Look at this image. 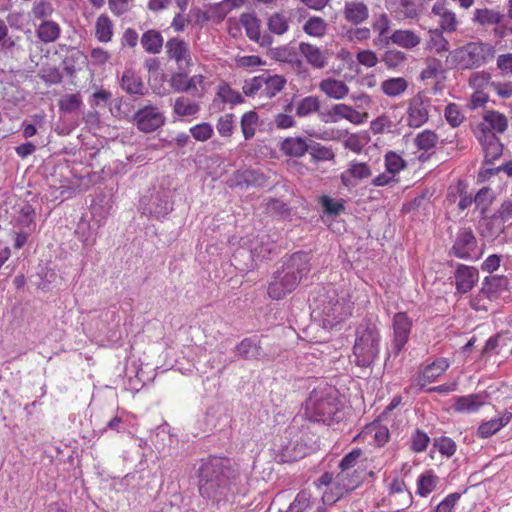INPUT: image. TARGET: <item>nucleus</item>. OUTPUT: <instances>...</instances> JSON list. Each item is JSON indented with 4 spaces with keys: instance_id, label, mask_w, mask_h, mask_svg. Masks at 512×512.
<instances>
[{
    "instance_id": "1",
    "label": "nucleus",
    "mask_w": 512,
    "mask_h": 512,
    "mask_svg": "<svg viewBox=\"0 0 512 512\" xmlns=\"http://www.w3.org/2000/svg\"><path fill=\"white\" fill-rule=\"evenodd\" d=\"M200 495L218 508L235 495L238 471L228 458L211 456L203 459L197 471Z\"/></svg>"
},
{
    "instance_id": "2",
    "label": "nucleus",
    "mask_w": 512,
    "mask_h": 512,
    "mask_svg": "<svg viewBox=\"0 0 512 512\" xmlns=\"http://www.w3.org/2000/svg\"><path fill=\"white\" fill-rule=\"evenodd\" d=\"M311 271V256L298 251L282 260L267 284V295L272 300H282L291 294L307 278Z\"/></svg>"
},
{
    "instance_id": "3",
    "label": "nucleus",
    "mask_w": 512,
    "mask_h": 512,
    "mask_svg": "<svg viewBox=\"0 0 512 512\" xmlns=\"http://www.w3.org/2000/svg\"><path fill=\"white\" fill-rule=\"evenodd\" d=\"M312 315L321 320L324 328H333L352 314L353 303L345 293L329 285L322 287L311 305Z\"/></svg>"
},
{
    "instance_id": "4",
    "label": "nucleus",
    "mask_w": 512,
    "mask_h": 512,
    "mask_svg": "<svg viewBox=\"0 0 512 512\" xmlns=\"http://www.w3.org/2000/svg\"><path fill=\"white\" fill-rule=\"evenodd\" d=\"M305 414L310 421L328 425L341 421L343 412L338 390L330 385L313 389L306 400Z\"/></svg>"
},
{
    "instance_id": "5",
    "label": "nucleus",
    "mask_w": 512,
    "mask_h": 512,
    "mask_svg": "<svg viewBox=\"0 0 512 512\" xmlns=\"http://www.w3.org/2000/svg\"><path fill=\"white\" fill-rule=\"evenodd\" d=\"M381 336L375 324L361 323L356 330L353 346L355 363L360 367H369L377 359L380 352Z\"/></svg>"
},
{
    "instance_id": "6",
    "label": "nucleus",
    "mask_w": 512,
    "mask_h": 512,
    "mask_svg": "<svg viewBox=\"0 0 512 512\" xmlns=\"http://www.w3.org/2000/svg\"><path fill=\"white\" fill-rule=\"evenodd\" d=\"M453 63L460 69H476L494 58L495 48L490 43L469 42L450 53Z\"/></svg>"
},
{
    "instance_id": "7",
    "label": "nucleus",
    "mask_w": 512,
    "mask_h": 512,
    "mask_svg": "<svg viewBox=\"0 0 512 512\" xmlns=\"http://www.w3.org/2000/svg\"><path fill=\"white\" fill-rule=\"evenodd\" d=\"M477 239L470 228H461L455 237L449 254L459 259L469 260L476 255Z\"/></svg>"
},
{
    "instance_id": "8",
    "label": "nucleus",
    "mask_w": 512,
    "mask_h": 512,
    "mask_svg": "<svg viewBox=\"0 0 512 512\" xmlns=\"http://www.w3.org/2000/svg\"><path fill=\"white\" fill-rule=\"evenodd\" d=\"M393 340L391 344L392 353L397 356L409 340L412 329V320L405 312H398L393 316Z\"/></svg>"
},
{
    "instance_id": "9",
    "label": "nucleus",
    "mask_w": 512,
    "mask_h": 512,
    "mask_svg": "<svg viewBox=\"0 0 512 512\" xmlns=\"http://www.w3.org/2000/svg\"><path fill=\"white\" fill-rule=\"evenodd\" d=\"M430 99L422 92L417 93L409 101L407 123L412 128H419L428 121Z\"/></svg>"
},
{
    "instance_id": "10",
    "label": "nucleus",
    "mask_w": 512,
    "mask_h": 512,
    "mask_svg": "<svg viewBox=\"0 0 512 512\" xmlns=\"http://www.w3.org/2000/svg\"><path fill=\"white\" fill-rule=\"evenodd\" d=\"M137 128L145 133L154 132L164 125L165 117L157 107L147 105L139 109L133 117Z\"/></svg>"
},
{
    "instance_id": "11",
    "label": "nucleus",
    "mask_w": 512,
    "mask_h": 512,
    "mask_svg": "<svg viewBox=\"0 0 512 512\" xmlns=\"http://www.w3.org/2000/svg\"><path fill=\"white\" fill-rule=\"evenodd\" d=\"M141 209L143 214L160 219L169 214L173 207L169 200V194L166 191L156 192L147 200L143 198L141 201Z\"/></svg>"
},
{
    "instance_id": "12",
    "label": "nucleus",
    "mask_w": 512,
    "mask_h": 512,
    "mask_svg": "<svg viewBox=\"0 0 512 512\" xmlns=\"http://www.w3.org/2000/svg\"><path fill=\"white\" fill-rule=\"evenodd\" d=\"M166 54L168 59L174 60L178 66V70H188L192 63L191 52L188 43L179 38H170L166 44Z\"/></svg>"
},
{
    "instance_id": "13",
    "label": "nucleus",
    "mask_w": 512,
    "mask_h": 512,
    "mask_svg": "<svg viewBox=\"0 0 512 512\" xmlns=\"http://www.w3.org/2000/svg\"><path fill=\"white\" fill-rule=\"evenodd\" d=\"M387 7L397 19H415L419 16L422 3L420 0H387Z\"/></svg>"
},
{
    "instance_id": "14",
    "label": "nucleus",
    "mask_w": 512,
    "mask_h": 512,
    "mask_svg": "<svg viewBox=\"0 0 512 512\" xmlns=\"http://www.w3.org/2000/svg\"><path fill=\"white\" fill-rule=\"evenodd\" d=\"M237 355L244 360H263L267 358L261 340L257 336L246 337L235 347Z\"/></svg>"
},
{
    "instance_id": "15",
    "label": "nucleus",
    "mask_w": 512,
    "mask_h": 512,
    "mask_svg": "<svg viewBox=\"0 0 512 512\" xmlns=\"http://www.w3.org/2000/svg\"><path fill=\"white\" fill-rule=\"evenodd\" d=\"M322 119L327 122H337L339 119H346L353 124L362 123V115L360 112L355 110L352 106L340 103L335 104L330 110L325 113H321Z\"/></svg>"
},
{
    "instance_id": "16",
    "label": "nucleus",
    "mask_w": 512,
    "mask_h": 512,
    "mask_svg": "<svg viewBox=\"0 0 512 512\" xmlns=\"http://www.w3.org/2000/svg\"><path fill=\"white\" fill-rule=\"evenodd\" d=\"M434 16L439 18L438 23L441 30L454 32L457 29V18L455 13L448 8L447 0H437L431 10Z\"/></svg>"
},
{
    "instance_id": "17",
    "label": "nucleus",
    "mask_w": 512,
    "mask_h": 512,
    "mask_svg": "<svg viewBox=\"0 0 512 512\" xmlns=\"http://www.w3.org/2000/svg\"><path fill=\"white\" fill-rule=\"evenodd\" d=\"M120 87L131 96L140 97L145 95L147 89L140 75L133 69H125L120 79Z\"/></svg>"
},
{
    "instance_id": "18",
    "label": "nucleus",
    "mask_w": 512,
    "mask_h": 512,
    "mask_svg": "<svg viewBox=\"0 0 512 512\" xmlns=\"http://www.w3.org/2000/svg\"><path fill=\"white\" fill-rule=\"evenodd\" d=\"M372 174L370 167L363 162H351L349 167L341 173V182L347 187H355L357 180H362L370 177Z\"/></svg>"
},
{
    "instance_id": "19",
    "label": "nucleus",
    "mask_w": 512,
    "mask_h": 512,
    "mask_svg": "<svg viewBox=\"0 0 512 512\" xmlns=\"http://www.w3.org/2000/svg\"><path fill=\"white\" fill-rule=\"evenodd\" d=\"M478 270L464 264H459L455 271L456 289L459 293L469 292L478 281Z\"/></svg>"
},
{
    "instance_id": "20",
    "label": "nucleus",
    "mask_w": 512,
    "mask_h": 512,
    "mask_svg": "<svg viewBox=\"0 0 512 512\" xmlns=\"http://www.w3.org/2000/svg\"><path fill=\"white\" fill-rule=\"evenodd\" d=\"M299 52L306 58V61L317 69H322L328 64V53L310 43L301 42Z\"/></svg>"
},
{
    "instance_id": "21",
    "label": "nucleus",
    "mask_w": 512,
    "mask_h": 512,
    "mask_svg": "<svg viewBox=\"0 0 512 512\" xmlns=\"http://www.w3.org/2000/svg\"><path fill=\"white\" fill-rule=\"evenodd\" d=\"M449 368V361L446 358H439L427 365L422 374L418 376L417 384L423 388L427 383L435 381Z\"/></svg>"
},
{
    "instance_id": "22",
    "label": "nucleus",
    "mask_w": 512,
    "mask_h": 512,
    "mask_svg": "<svg viewBox=\"0 0 512 512\" xmlns=\"http://www.w3.org/2000/svg\"><path fill=\"white\" fill-rule=\"evenodd\" d=\"M512 419V413L505 411L499 417L482 422L477 429L479 438H489L505 427Z\"/></svg>"
},
{
    "instance_id": "23",
    "label": "nucleus",
    "mask_w": 512,
    "mask_h": 512,
    "mask_svg": "<svg viewBox=\"0 0 512 512\" xmlns=\"http://www.w3.org/2000/svg\"><path fill=\"white\" fill-rule=\"evenodd\" d=\"M319 89L327 97L334 100L344 99L349 94L350 91L348 85L344 81L334 78L323 79L319 83Z\"/></svg>"
},
{
    "instance_id": "24",
    "label": "nucleus",
    "mask_w": 512,
    "mask_h": 512,
    "mask_svg": "<svg viewBox=\"0 0 512 512\" xmlns=\"http://www.w3.org/2000/svg\"><path fill=\"white\" fill-rule=\"evenodd\" d=\"M344 17L348 22L358 25L368 19L369 9L363 2H346L344 6Z\"/></svg>"
},
{
    "instance_id": "25",
    "label": "nucleus",
    "mask_w": 512,
    "mask_h": 512,
    "mask_svg": "<svg viewBox=\"0 0 512 512\" xmlns=\"http://www.w3.org/2000/svg\"><path fill=\"white\" fill-rule=\"evenodd\" d=\"M309 143L302 137H287L280 144V150L289 157L300 158L309 150Z\"/></svg>"
},
{
    "instance_id": "26",
    "label": "nucleus",
    "mask_w": 512,
    "mask_h": 512,
    "mask_svg": "<svg viewBox=\"0 0 512 512\" xmlns=\"http://www.w3.org/2000/svg\"><path fill=\"white\" fill-rule=\"evenodd\" d=\"M508 279L505 276L493 275L486 277L482 283L481 293L489 299H496L507 289Z\"/></svg>"
},
{
    "instance_id": "27",
    "label": "nucleus",
    "mask_w": 512,
    "mask_h": 512,
    "mask_svg": "<svg viewBox=\"0 0 512 512\" xmlns=\"http://www.w3.org/2000/svg\"><path fill=\"white\" fill-rule=\"evenodd\" d=\"M263 86L261 89V97L271 99L275 97L286 85V79L281 75H270L263 73Z\"/></svg>"
},
{
    "instance_id": "28",
    "label": "nucleus",
    "mask_w": 512,
    "mask_h": 512,
    "mask_svg": "<svg viewBox=\"0 0 512 512\" xmlns=\"http://www.w3.org/2000/svg\"><path fill=\"white\" fill-rule=\"evenodd\" d=\"M484 405V397L481 394H470L456 398L454 409L461 413L478 411Z\"/></svg>"
},
{
    "instance_id": "29",
    "label": "nucleus",
    "mask_w": 512,
    "mask_h": 512,
    "mask_svg": "<svg viewBox=\"0 0 512 512\" xmlns=\"http://www.w3.org/2000/svg\"><path fill=\"white\" fill-rule=\"evenodd\" d=\"M140 42L146 52L159 54L163 48L164 38L160 31L150 29L142 34Z\"/></svg>"
},
{
    "instance_id": "30",
    "label": "nucleus",
    "mask_w": 512,
    "mask_h": 512,
    "mask_svg": "<svg viewBox=\"0 0 512 512\" xmlns=\"http://www.w3.org/2000/svg\"><path fill=\"white\" fill-rule=\"evenodd\" d=\"M390 26L391 20L386 13H381L375 17L372 28L374 31L378 32V37L374 39V44L376 46L389 45V36H387V33L390 29Z\"/></svg>"
},
{
    "instance_id": "31",
    "label": "nucleus",
    "mask_w": 512,
    "mask_h": 512,
    "mask_svg": "<svg viewBox=\"0 0 512 512\" xmlns=\"http://www.w3.org/2000/svg\"><path fill=\"white\" fill-rule=\"evenodd\" d=\"M60 33L59 24L52 20L41 21L36 29V35L43 43L55 42L60 37Z\"/></svg>"
},
{
    "instance_id": "32",
    "label": "nucleus",
    "mask_w": 512,
    "mask_h": 512,
    "mask_svg": "<svg viewBox=\"0 0 512 512\" xmlns=\"http://www.w3.org/2000/svg\"><path fill=\"white\" fill-rule=\"evenodd\" d=\"M420 37L411 30H395L389 36V44L392 42L400 47L412 49L420 44Z\"/></svg>"
},
{
    "instance_id": "33",
    "label": "nucleus",
    "mask_w": 512,
    "mask_h": 512,
    "mask_svg": "<svg viewBox=\"0 0 512 512\" xmlns=\"http://www.w3.org/2000/svg\"><path fill=\"white\" fill-rule=\"evenodd\" d=\"M482 146L485 154L484 164H492L502 155L503 145L494 134L486 136Z\"/></svg>"
},
{
    "instance_id": "34",
    "label": "nucleus",
    "mask_w": 512,
    "mask_h": 512,
    "mask_svg": "<svg viewBox=\"0 0 512 512\" xmlns=\"http://www.w3.org/2000/svg\"><path fill=\"white\" fill-rule=\"evenodd\" d=\"M276 249L275 243L269 236L265 235L259 238L256 244L251 249V256L257 260L268 259L273 251Z\"/></svg>"
},
{
    "instance_id": "35",
    "label": "nucleus",
    "mask_w": 512,
    "mask_h": 512,
    "mask_svg": "<svg viewBox=\"0 0 512 512\" xmlns=\"http://www.w3.org/2000/svg\"><path fill=\"white\" fill-rule=\"evenodd\" d=\"M95 36L103 43L111 41L113 36V23L107 15L101 14L97 18L95 24Z\"/></svg>"
},
{
    "instance_id": "36",
    "label": "nucleus",
    "mask_w": 512,
    "mask_h": 512,
    "mask_svg": "<svg viewBox=\"0 0 512 512\" xmlns=\"http://www.w3.org/2000/svg\"><path fill=\"white\" fill-rule=\"evenodd\" d=\"M408 87V82L402 78H389L381 83L382 92L388 97H397L404 93Z\"/></svg>"
},
{
    "instance_id": "37",
    "label": "nucleus",
    "mask_w": 512,
    "mask_h": 512,
    "mask_svg": "<svg viewBox=\"0 0 512 512\" xmlns=\"http://www.w3.org/2000/svg\"><path fill=\"white\" fill-rule=\"evenodd\" d=\"M320 100L317 96H306L302 98L296 107V115L298 117H307L312 113H322L320 112Z\"/></svg>"
},
{
    "instance_id": "38",
    "label": "nucleus",
    "mask_w": 512,
    "mask_h": 512,
    "mask_svg": "<svg viewBox=\"0 0 512 512\" xmlns=\"http://www.w3.org/2000/svg\"><path fill=\"white\" fill-rule=\"evenodd\" d=\"M200 110L198 103L189 100L188 98L181 96L175 100L173 111L180 117L194 116Z\"/></svg>"
},
{
    "instance_id": "39",
    "label": "nucleus",
    "mask_w": 512,
    "mask_h": 512,
    "mask_svg": "<svg viewBox=\"0 0 512 512\" xmlns=\"http://www.w3.org/2000/svg\"><path fill=\"white\" fill-rule=\"evenodd\" d=\"M240 23L246 31L250 40H257L260 33V21L255 14L243 13L240 16Z\"/></svg>"
},
{
    "instance_id": "40",
    "label": "nucleus",
    "mask_w": 512,
    "mask_h": 512,
    "mask_svg": "<svg viewBox=\"0 0 512 512\" xmlns=\"http://www.w3.org/2000/svg\"><path fill=\"white\" fill-rule=\"evenodd\" d=\"M267 26L271 33L283 35L289 29V17L283 13L275 12L268 18Z\"/></svg>"
},
{
    "instance_id": "41",
    "label": "nucleus",
    "mask_w": 512,
    "mask_h": 512,
    "mask_svg": "<svg viewBox=\"0 0 512 512\" xmlns=\"http://www.w3.org/2000/svg\"><path fill=\"white\" fill-rule=\"evenodd\" d=\"M53 4L49 0H36L33 3L30 16L34 20H48L54 13Z\"/></svg>"
},
{
    "instance_id": "42",
    "label": "nucleus",
    "mask_w": 512,
    "mask_h": 512,
    "mask_svg": "<svg viewBox=\"0 0 512 512\" xmlns=\"http://www.w3.org/2000/svg\"><path fill=\"white\" fill-rule=\"evenodd\" d=\"M504 15L491 9H476L474 13V21L482 26L494 25L502 22Z\"/></svg>"
},
{
    "instance_id": "43",
    "label": "nucleus",
    "mask_w": 512,
    "mask_h": 512,
    "mask_svg": "<svg viewBox=\"0 0 512 512\" xmlns=\"http://www.w3.org/2000/svg\"><path fill=\"white\" fill-rule=\"evenodd\" d=\"M83 104L82 98L79 93L66 94L59 100V109L63 113H75L80 110Z\"/></svg>"
},
{
    "instance_id": "44",
    "label": "nucleus",
    "mask_w": 512,
    "mask_h": 512,
    "mask_svg": "<svg viewBox=\"0 0 512 512\" xmlns=\"http://www.w3.org/2000/svg\"><path fill=\"white\" fill-rule=\"evenodd\" d=\"M35 209L29 203H24L19 211L18 223L21 225L22 229H27V232L34 231L36 224L34 222L35 219Z\"/></svg>"
},
{
    "instance_id": "45",
    "label": "nucleus",
    "mask_w": 512,
    "mask_h": 512,
    "mask_svg": "<svg viewBox=\"0 0 512 512\" xmlns=\"http://www.w3.org/2000/svg\"><path fill=\"white\" fill-rule=\"evenodd\" d=\"M484 120L489 124L491 129L498 133H503L508 127L506 116L498 111H487L484 115Z\"/></svg>"
},
{
    "instance_id": "46",
    "label": "nucleus",
    "mask_w": 512,
    "mask_h": 512,
    "mask_svg": "<svg viewBox=\"0 0 512 512\" xmlns=\"http://www.w3.org/2000/svg\"><path fill=\"white\" fill-rule=\"evenodd\" d=\"M362 455L363 452L360 448L353 449L351 452L345 455L339 463L341 472L338 476L343 479L345 474L349 475L348 472L356 466Z\"/></svg>"
},
{
    "instance_id": "47",
    "label": "nucleus",
    "mask_w": 512,
    "mask_h": 512,
    "mask_svg": "<svg viewBox=\"0 0 512 512\" xmlns=\"http://www.w3.org/2000/svg\"><path fill=\"white\" fill-rule=\"evenodd\" d=\"M273 59L284 63H294L297 61L296 49L290 45L279 46L271 49Z\"/></svg>"
},
{
    "instance_id": "48",
    "label": "nucleus",
    "mask_w": 512,
    "mask_h": 512,
    "mask_svg": "<svg viewBox=\"0 0 512 512\" xmlns=\"http://www.w3.org/2000/svg\"><path fill=\"white\" fill-rule=\"evenodd\" d=\"M390 494H398L403 498L401 506L397 510L404 509L406 507H409L412 503V495L407 490L406 485L403 480L400 479H394L390 483Z\"/></svg>"
},
{
    "instance_id": "49",
    "label": "nucleus",
    "mask_w": 512,
    "mask_h": 512,
    "mask_svg": "<svg viewBox=\"0 0 512 512\" xmlns=\"http://www.w3.org/2000/svg\"><path fill=\"white\" fill-rule=\"evenodd\" d=\"M257 122L258 114L255 111H249L243 114L241 118V129L246 140L254 137Z\"/></svg>"
},
{
    "instance_id": "50",
    "label": "nucleus",
    "mask_w": 512,
    "mask_h": 512,
    "mask_svg": "<svg viewBox=\"0 0 512 512\" xmlns=\"http://www.w3.org/2000/svg\"><path fill=\"white\" fill-rule=\"evenodd\" d=\"M438 477L433 474H422L417 480V494L426 497L436 487Z\"/></svg>"
},
{
    "instance_id": "51",
    "label": "nucleus",
    "mask_w": 512,
    "mask_h": 512,
    "mask_svg": "<svg viewBox=\"0 0 512 512\" xmlns=\"http://www.w3.org/2000/svg\"><path fill=\"white\" fill-rule=\"evenodd\" d=\"M368 433H373L374 443L378 447L384 446L390 438L387 426L381 425L379 422H373L367 427Z\"/></svg>"
},
{
    "instance_id": "52",
    "label": "nucleus",
    "mask_w": 512,
    "mask_h": 512,
    "mask_svg": "<svg viewBox=\"0 0 512 512\" xmlns=\"http://www.w3.org/2000/svg\"><path fill=\"white\" fill-rule=\"evenodd\" d=\"M327 24L321 17H311L303 26L306 34L314 37H321L325 34Z\"/></svg>"
},
{
    "instance_id": "53",
    "label": "nucleus",
    "mask_w": 512,
    "mask_h": 512,
    "mask_svg": "<svg viewBox=\"0 0 512 512\" xmlns=\"http://www.w3.org/2000/svg\"><path fill=\"white\" fill-rule=\"evenodd\" d=\"M438 142V137L435 132L431 130H424L419 133L415 138V145L419 150L429 151L433 149Z\"/></svg>"
},
{
    "instance_id": "54",
    "label": "nucleus",
    "mask_w": 512,
    "mask_h": 512,
    "mask_svg": "<svg viewBox=\"0 0 512 512\" xmlns=\"http://www.w3.org/2000/svg\"><path fill=\"white\" fill-rule=\"evenodd\" d=\"M312 506L311 495L306 491H300L294 501L285 512H305Z\"/></svg>"
},
{
    "instance_id": "55",
    "label": "nucleus",
    "mask_w": 512,
    "mask_h": 512,
    "mask_svg": "<svg viewBox=\"0 0 512 512\" xmlns=\"http://www.w3.org/2000/svg\"><path fill=\"white\" fill-rule=\"evenodd\" d=\"M320 203L324 212L328 215L337 216L345 210V201L343 199L334 200L333 198L324 195L321 197Z\"/></svg>"
},
{
    "instance_id": "56",
    "label": "nucleus",
    "mask_w": 512,
    "mask_h": 512,
    "mask_svg": "<svg viewBox=\"0 0 512 512\" xmlns=\"http://www.w3.org/2000/svg\"><path fill=\"white\" fill-rule=\"evenodd\" d=\"M9 29L5 21L0 18V50L5 52H11L17 45V41L20 39L19 36L16 38L8 35Z\"/></svg>"
},
{
    "instance_id": "57",
    "label": "nucleus",
    "mask_w": 512,
    "mask_h": 512,
    "mask_svg": "<svg viewBox=\"0 0 512 512\" xmlns=\"http://www.w3.org/2000/svg\"><path fill=\"white\" fill-rule=\"evenodd\" d=\"M308 146V152L310 153L312 158H314L317 161L332 160L335 156L331 148L325 147L320 143L311 141V143H309Z\"/></svg>"
},
{
    "instance_id": "58",
    "label": "nucleus",
    "mask_w": 512,
    "mask_h": 512,
    "mask_svg": "<svg viewBox=\"0 0 512 512\" xmlns=\"http://www.w3.org/2000/svg\"><path fill=\"white\" fill-rule=\"evenodd\" d=\"M385 166L390 174L395 175L406 167V162L397 153L389 151L385 155Z\"/></svg>"
},
{
    "instance_id": "59",
    "label": "nucleus",
    "mask_w": 512,
    "mask_h": 512,
    "mask_svg": "<svg viewBox=\"0 0 512 512\" xmlns=\"http://www.w3.org/2000/svg\"><path fill=\"white\" fill-rule=\"evenodd\" d=\"M169 83L176 92L190 91L187 70H178V72L173 73L170 77Z\"/></svg>"
},
{
    "instance_id": "60",
    "label": "nucleus",
    "mask_w": 512,
    "mask_h": 512,
    "mask_svg": "<svg viewBox=\"0 0 512 512\" xmlns=\"http://www.w3.org/2000/svg\"><path fill=\"white\" fill-rule=\"evenodd\" d=\"M430 442L429 436L422 430L416 429L410 439V448L414 452H423Z\"/></svg>"
},
{
    "instance_id": "61",
    "label": "nucleus",
    "mask_w": 512,
    "mask_h": 512,
    "mask_svg": "<svg viewBox=\"0 0 512 512\" xmlns=\"http://www.w3.org/2000/svg\"><path fill=\"white\" fill-rule=\"evenodd\" d=\"M262 83L263 74L245 80L242 87L243 93L248 97H254L256 95L261 97Z\"/></svg>"
},
{
    "instance_id": "62",
    "label": "nucleus",
    "mask_w": 512,
    "mask_h": 512,
    "mask_svg": "<svg viewBox=\"0 0 512 512\" xmlns=\"http://www.w3.org/2000/svg\"><path fill=\"white\" fill-rule=\"evenodd\" d=\"M405 60V53L395 49L387 50L381 59L388 68L399 67Z\"/></svg>"
},
{
    "instance_id": "63",
    "label": "nucleus",
    "mask_w": 512,
    "mask_h": 512,
    "mask_svg": "<svg viewBox=\"0 0 512 512\" xmlns=\"http://www.w3.org/2000/svg\"><path fill=\"white\" fill-rule=\"evenodd\" d=\"M217 94L222 99V101L226 103L235 105L244 102L243 96L228 85L221 86Z\"/></svg>"
},
{
    "instance_id": "64",
    "label": "nucleus",
    "mask_w": 512,
    "mask_h": 512,
    "mask_svg": "<svg viewBox=\"0 0 512 512\" xmlns=\"http://www.w3.org/2000/svg\"><path fill=\"white\" fill-rule=\"evenodd\" d=\"M442 31L443 30L439 29L430 31V47L434 49L437 53H442L449 50V42L444 38Z\"/></svg>"
}]
</instances>
